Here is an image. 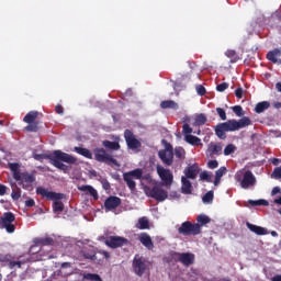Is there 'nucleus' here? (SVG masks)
<instances>
[{
  "label": "nucleus",
  "instance_id": "1",
  "mask_svg": "<svg viewBox=\"0 0 281 281\" xmlns=\"http://www.w3.org/2000/svg\"><path fill=\"white\" fill-rule=\"evenodd\" d=\"M20 168L19 162H9V169L13 175V179L18 181V186H21L23 190H32V183L36 181V176L27 171L21 172Z\"/></svg>",
  "mask_w": 281,
  "mask_h": 281
},
{
  "label": "nucleus",
  "instance_id": "2",
  "mask_svg": "<svg viewBox=\"0 0 281 281\" xmlns=\"http://www.w3.org/2000/svg\"><path fill=\"white\" fill-rule=\"evenodd\" d=\"M36 194H40V196H43V199L53 201V212L55 214H58V212H63L65 210V204L63 203V199H65V193H57L54 191H49L43 187H37Z\"/></svg>",
  "mask_w": 281,
  "mask_h": 281
},
{
  "label": "nucleus",
  "instance_id": "3",
  "mask_svg": "<svg viewBox=\"0 0 281 281\" xmlns=\"http://www.w3.org/2000/svg\"><path fill=\"white\" fill-rule=\"evenodd\" d=\"M61 161H64L65 164H76V161H78V159H76V157L61 151V150H54V156H53V160H50V164L55 167L58 168V170H63L64 172H67V170H69V167L65 164H63Z\"/></svg>",
  "mask_w": 281,
  "mask_h": 281
},
{
  "label": "nucleus",
  "instance_id": "4",
  "mask_svg": "<svg viewBox=\"0 0 281 281\" xmlns=\"http://www.w3.org/2000/svg\"><path fill=\"white\" fill-rule=\"evenodd\" d=\"M153 262L146 259L144 256L135 255L132 261L133 271L138 278H142L146 271H150Z\"/></svg>",
  "mask_w": 281,
  "mask_h": 281
},
{
  "label": "nucleus",
  "instance_id": "5",
  "mask_svg": "<svg viewBox=\"0 0 281 281\" xmlns=\"http://www.w3.org/2000/svg\"><path fill=\"white\" fill-rule=\"evenodd\" d=\"M181 236H199L201 234V225L190 221L183 222L178 228Z\"/></svg>",
  "mask_w": 281,
  "mask_h": 281
},
{
  "label": "nucleus",
  "instance_id": "6",
  "mask_svg": "<svg viewBox=\"0 0 281 281\" xmlns=\"http://www.w3.org/2000/svg\"><path fill=\"white\" fill-rule=\"evenodd\" d=\"M145 194L150 196V199H155L158 203H161L168 199V191L161 189L159 186L144 187Z\"/></svg>",
  "mask_w": 281,
  "mask_h": 281
},
{
  "label": "nucleus",
  "instance_id": "7",
  "mask_svg": "<svg viewBox=\"0 0 281 281\" xmlns=\"http://www.w3.org/2000/svg\"><path fill=\"white\" fill-rule=\"evenodd\" d=\"M158 157L165 166H172L175 164V148H172V145L167 143L165 149L158 151Z\"/></svg>",
  "mask_w": 281,
  "mask_h": 281
},
{
  "label": "nucleus",
  "instance_id": "8",
  "mask_svg": "<svg viewBox=\"0 0 281 281\" xmlns=\"http://www.w3.org/2000/svg\"><path fill=\"white\" fill-rule=\"evenodd\" d=\"M95 161L99 164H113V166H119L117 160L113 156L106 153L104 148H95L93 150Z\"/></svg>",
  "mask_w": 281,
  "mask_h": 281
},
{
  "label": "nucleus",
  "instance_id": "9",
  "mask_svg": "<svg viewBox=\"0 0 281 281\" xmlns=\"http://www.w3.org/2000/svg\"><path fill=\"white\" fill-rule=\"evenodd\" d=\"M156 172L166 188H170V186L175 183V175H172L170 169H166L164 166L157 165Z\"/></svg>",
  "mask_w": 281,
  "mask_h": 281
},
{
  "label": "nucleus",
  "instance_id": "10",
  "mask_svg": "<svg viewBox=\"0 0 281 281\" xmlns=\"http://www.w3.org/2000/svg\"><path fill=\"white\" fill-rule=\"evenodd\" d=\"M37 117H38L37 111H30L23 117V122H25V124H29L25 126V131H27V133H38V122H36Z\"/></svg>",
  "mask_w": 281,
  "mask_h": 281
},
{
  "label": "nucleus",
  "instance_id": "11",
  "mask_svg": "<svg viewBox=\"0 0 281 281\" xmlns=\"http://www.w3.org/2000/svg\"><path fill=\"white\" fill-rule=\"evenodd\" d=\"M236 181L240 182V187L244 190H249V188H251V186H256V176H254V172H251L250 170H247V171H245L243 179H240V175L237 173Z\"/></svg>",
  "mask_w": 281,
  "mask_h": 281
},
{
  "label": "nucleus",
  "instance_id": "12",
  "mask_svg": "<svg viewBox=\"0 0 281 281\" xmlns=\"http://www.w3.org/2000/svg\"><path fill=\"white\" fill-rule=\"evenodd\" d=\"M128 239L121 236H109L104 244L106 247H110V249H117L120 247H124V245H128Z\"/></svg>",
  "mask_w": 281,
  "mask_h": 281
},
{
  "label": "nucleus",
  "instance_id": "13",
  "mask_svg": "<svg viewBox=\"0 0 281 281\" xmlns=\"http://www.w3.org/2000/svg\"><path fill=\"white\" fill-rule=\"evenodd\" d=\"M172 258L176 262H181L184 267L194 265V255L190 252H173Z\"/></svg>",
  "mask_w": 281,
  "mask_h": 281
},
{
  "label": "nucleus",
  "instance_id": "14",
  "mask_svg": "<svg viewBox=\"0 0 281 281\" xmlns=\"http://www.w3.org/2000/svg\"><path fill=\"white\" fill-rule=\"evenodd\" d=\"M14 221H15L14 214L12 212H7L0 218V225L4 227L9 234H13L14 229H16L12 224L14 223Z\"/></svg>",
  "mask_w": 281,
  "mask_h": 281
},
{
  "label": "nucleus",
  "instance_id": "15",
  "mask_svg": "<svg viewBox=\"0 0 281 281\" xmlns=\"http://www.w3.org/2000/svg\"><path fill=\"white\" fill-rule=\"evenodd\" d=\"M124 137L126 145L131 150H137V148H142V142L136 139L135 134H133L131 130H125Z\"/></svg>",
  "mask_w": 281,
  "mask_h": 281
},
{
  "label": "nucleus",
  "instance_id": "16",
  "mask_svg": "<svg viewBox=\"0 0 281 281\" xmlns=\"http://www.w3.org/2000/svg\"><path fill=\"white\" fill-rule=\"evenodd\" d=\"M229 132H234L233 127H232V123L229 121L225 122V123H220L218 125H216L215 127V135L220 138V139H226L227 135L225 133H229Z\"/></svg>",
  "mask_w": 281,
  "mask_h": 281
},
{
  "label": "nucleus",
  "instance_id": "17",
  "mask_svg": "<svg viewBox=\"0 0 281 281\" xmlns=\"http://www.w3.org/2000/svg\"><path fill=\"white\" fill-rule=\"evenodd\" d=\"M233 131H240V128H246V126H251V119L243 116L239 121L228 120Z\"/></svg>",
  "mask_w": 281,
  "mask_h": 281
},
{
  "label": "nucleus",
  "instance_id": "18",
  "mask_svg": "<svg viewBox=\"0 0 281 281\" xmlns=\"http://www.w3.org/2000/svg\"><path fill=\"white\" fill-rule=\"evenodd\" d=\"M121 205H122V199L115 195H110L104 201V207L105 210H108V212H111V210H116V207H120Z\"/></svg>",
  "mask_w": 281,
  "mask_h": 281
},
{
  "label": "nucleus",
  "instance_id": "19",
  "mask_svg": "<svg viewBox=\"0 0 281 281\" xmlns=\"http://www.w3.org/2000/svg\"><path fill=\"white\" fill-rule=\"evenodd\" d=\"M138 240L149 251L155 248V244L153 243V238L150 237V235H148V233H140L139 236H138Z\"/></svg>",
  "mask_w": 281,
  "mask_h": 281
},
{
  "label": "nucleus",
  "instance_id": "20",
  "mask_svg": "<svg viewBox=\"0 0 281 281\" xmlns=\"http://www.w3.org/2000/svg\"><path fill=\"white\" fill-rule=\"evenodd\" d=\"M34 243L37 247H54V238L52 237H45V238H35Z\"/></svg>",
  "mask_w": 281,
  "mask_h": 281
},
{
  "label": "nucleus",
  "instance_id": "21",
  "mask_svg": "<svg viewBox=\"0 0 281 281\" xmlns=\"http://www.w3.org/2000/svg\"><path fill=\"white\" fill-rule=\"evenodd\" d=\"M184 175L187 179H196L199 175V165L194 164L184 169Z\"/></svg>",
  "mask_w": 281,
  "mask_h": 281
},
{
  "label": "nucleus",
  "instance_id": "22",
  "mask_svg": "<svg viewBox=\"0 0 281 281\" xmlns=\"http://www.w3.org/2000/svg\"><path fill=\"white\" fill-rule=\"evenodd\" d=\"M246 227H248V229L254 234H257V236H266L267 234V228L251 224L249 222L246 223Z\"/></svg>",
  "mask_w": 281,
  "mask_h": 281
},
{
  "label": "nucleus",
  "instance_id": "23",
  "mask_svg": "<svg viewBox=\"0 0 281 281\" xmlns=\"http://www.w3.org/2000/svg\"><path fill=\"white\" fill-rule=\"evenodd\" d=\"M207 153L210 154V156L212 157V155H221V153H223V145H221V143H210L209 144V149Z\"/></svg>",
  "mask_w": 281,
  "mask_h": 281
},
{
  "label": "nucleus",
  "instance_id": "24",
  "mask_svg": "<svg viewBox=\"0 0 281 281\" xmlns=\"http://www.w3.org/2000/svg\"><path fill=\"white\" fill-rule=\"evenodd\" d=\"M79 190L80 192H87V194H90V196H92L94 201H98L99 199L98 191L93 187L86 184V186L79 187Z\"/></svg>",
  "mask_w": 281,
  "mask_h": 281
},
{
  "label": "nucleus",
  "instance_id": "25",
  "mask_svg": "<svg viewBox=\"0 0 281 281\" xmlns=\"http://www.w3.org/2000/svg\"><path fill=\"white\" fill-rule=\"evenodd\" d=\"M181 181H182V187H181L182 194H192V182H190V180H188V178L186 177H182Z\"/></svg>",
  "mask_w": 281,
  "mask_h": 281
},
{
  "label": "nucleus",
  "instance_id": "26",
  "mask_svg": "<svg viewBox=\"0 0 281 281\" xmlns=\"http://www.w3.org/2000/svg\"><path fill=\"white\" fill-rule=\"evenodd\" d=\"M281 55V49L280 48H274L273 50L268 52L267 58L270 60V63H278V58H280Z\"/></svg>",
  "mask_w": 281,
  "mask_h": 281
},
{
  "label": "nucleus",
  "instance_id": "27",
  "mask_svg": "<svg viewBox=\"0 0 281 281\" xmlns=\"http://www.w3.org/2000/svg\"><path fill=\"white\" fill-rule=\"evenodd\" d=\"M160 109H172L173 111H178L179 103L175 102L173 100H165L161 101Z\"/></svg>",
  "mask_w": 281,
  "mask_h": 281
},
{
  "label": "nucleus",
  "instance_id": "28",
  "mask_svg": "<svg viewBox=\"0 0 281 281\" xmlns=\"http://www.w3.org/2000/svg\"><path fill=\"white\" fill-rule=\"evenodd\" d=\"M74 151L78 155H81L82 157H86V159H93V154H91V150L85 147H75Z\"/></svg>",
  "mask_w": 281,
  "mask_h": 281
},
{
  "label": "nucleus",
  "instance_id": "29",
  "mask_svg": "<svg viewBox=\"0 0 281 281\" xmlns=\"http://www.w3.org/2000/svg\"><path fill=\"white\" fill-rule=\"evenodd\" d=\"M184 139L187 144H191V146H201V138L194 136L192 134L186 135Z\"/></svg>",
  "mask_w": 281,
  "mask_h": 281
},
{
  "label": "nucleus",
  "instance_id": "30",
  "mask_svg": "<svg viewBox=\"0 0 281 281\" xmlns=\"http://www.w3.org/2000/svg\"><path fill=\"white\" fill-rule=\"evenodd\" d=\"M126 176H128L132 179H142L144 175V169L137 168L132 171L125 172Z\"/></svg>",
  "mask_w": 281,
  "mask_h": 281
},
{
  "label": "nucleus",
  "instance_id": "31",
  "mask_svg": "<svg viewBox=\"0 0 281 281\" xmlns=\"http://www.w3.org/2000/svg\"><path fill=\"white\" fill-rule=\"evenodd\" d=\"M136 227L137 229H150V222H148V217L144 216L138 218Z\"/></svg>",
  "mask_w": 281,
  "mask_h": 281
},
{
  "label": "nucleus",
  "instance_id": "32",
  "mask_svg": "<svg viewBox=\"0 0 281 281\" xmlns=\"http://www.w3.org/2000/svg\"><path fill=\"white\" fill-rule=\"evenodd\" d=\"M225 56L229 58L231 63H238L240 60V56L234 49H228L225 52Z\"/></svg>",
  "mask_w": 281,
  "mask_h": 281
},
{
  "label": "nucleus",
  "instance_id": "33",
  "mask_svg": "<svg viewBox=\"0 0 281 281\" xmlns=\"http://www.w3.org/2000/svg\"><path fill=\"white\" fill-rule=\"evenodd\" d=\"M269 106H271V103H269V101H262L256 104L255 111L256 113H265V111H267Z\"/></svg>",
  "mask_w": 281,
  "mask_h": 281
},
{
  "label": "nucleus",
  "instance_id": "34",
  "mask_svg": "<svg viewBox=\"0 0 281 281\" xmlns=\"http://www.w3.org/2000/svg\"><path fill=\"white\" fill-rule=\"evenodd\" d=\"M102 146H104V148H109L110 150H120V143L117 142L103 140Z\"/></svg>",
  "mask_w": 281,
  "mask_h": 281
},
{
  "label": "nucleus",
  "instance_id": "35",
  "mask_svg": "<svg viewBox=\"0 0 281 281\" xmlns=\"http://www.w3.org/2000/svg\"><path fill=\"white\" fill-rule=\"evenodd\" d=\"M123 179H124L127 188L131 190V192H133L135 190V188H137V183L135 182V180H133V178H131L124 173Z\"/></svg>",
  "mask_w": 281,
  "mask_h": 281
},
{
  "label": "nucleus",
  "instance_id": "36",
  "mask_svg": "<svg viewBox=\"0 0 281 281\" xmlns=\"http://www.w3.org/2000/svg\"><path fill=\"white\" fill-rule=\"evenodd\" d=\"M33 158L36 161H43V159H49V161H52L54 159V151L52 154H34Z\"/></svg>",
  "mask_w": 281,
  "mask_h": 281
},
{
  "label": "nucleus",
  "instance_id": "37",
  "mask_svg": "<svg viewBox=\"0 0 281 281\" xmlns=\"http://www.w3.org/2000/svg\"><path fill=\"white\" fill-rule=\"evenodd\" d=\"M11 188H12L11 196L13 201H19L21 199V189L18 188L16 184H11Z\"/></svg>",
  "mask_w": 281,
  "mask_h": 281
},
{
  "label": "nucleus",
  "instance_id": "38",
  "mask_svg": "<svg viewBox=\"0 0 281 281\" xmlns=\"http://www.w3.org/2000/svg\"><path fill=\"white\" fill-rule=\"evenodd\" d=\"M248 203L252 207L260 206V205H263L266 207L269 206V201H267V200H248Z\"/></svg>",
  "mask_w": 281,
  "mask_h": 281
},
{
  "label": "nucleus",
  "instance_id": "39",
  "mask_svg": "<svg viewBox=\"0 0 281 281\" xmlns=\"http://www.w3.org/2000/svg\"><path fill=\"white\" fill-rule=\"evenodd\" d=\"M196 221L198 225H200V227H203V225H207V223H210L211 220L206 215H198Z\"/></svg>",
  "mask_w": 281,
  "mask_h": 281
},
{
  "label": "nucleus",
  "instance_id": "40",
  "mask_svg": "<svg viewBox=\"0 0 281 281\" xmlns=\"http://www.w3.org/2000/svg\"><path fill=\"white\" fill-rule=\"evenodd\" d=\"M83 279L90 281H102V278L95 273H86L83 274Z\"/></svg>",
  "mask_w": 281,
  "mask_h": 281
},
{
  "label": "nucleus",
  "instance_id": "41",
  "mask_svg": "<svg viewBox=\"0 0 281 281\" xmlns=\"http://www.w3.org/2000/svg\"><path fill=\"white\" fill-rule=\"evenodd\" d=\"M175 155L178 159H186V149L183 147H176Z\"/></svg>",
  "mask_w": 281,
  "mask_h": 281
},
{
  "label": "nucleus",
  "instance_id": "42",
  "mask_svg": "<svg viewBox=\"0 0 281 281\" xmlns=\"http://www.w3.org/2000/svg\"><path fill=\"white\" fill-rule=\"evenodd\" d=\"M203 203H212L214 201V191L206 192L202 198Z\"/></svg>",
  "mask_w": 281,
  "mask_h": 281
},
{
  "label": "nucleus",
  "instance_id": "43",
  "mask_svg": "<svg viewBox=\"0 0 281 281\" xmlns=\"http://www.w3.org/2000/svg\"><path fill=\"white\" fill-rule=\"evenodd\" d=\"M205 122H207V116H205V114H199L195 117V124H198V126H203V124H205Z\"/></svg>",
  "mask_w": 281,
  "mask_h": 281
},
{
  "label": "nucleus",
  "instance_id": "44",
  "mask_svg": "<svg viewBox=\"0 0 281 281\" xmlns=\"http://www.w3.org/2000/svg\"><path fill=\"white\" fill-rule=\"evenodd\" d=\"M235 150H236V146L234 144H228L224 148V155L227 157V156L232 155L233 153H235Z\"/></svg>",
  "mask_w": 281,
  "mask_h": 281
},
{
  "label": "nucleus",
  "instance_id": "45",
  "mask_svg": "<svg viewBox=\"0 0 281 281\" xmlns=\"http://www.w3.org/2000/svg\"><path fill=\"white\" fill-rule=\"evenodd\" d=\"M233 113H235V115H237V117H243V115H245V112L243 111V106L240 105H235L232 108Z\"/></svg>",
  "mask_w": 281,
  "mask_h": 281
},
{
  "label": "nucleus",
  "instance_id": "46",
  "mask_svg": "<svg viewBox=\"0 0 281 281\" xmlns=\"http://www.w3.org/2000/svg\"><path fill=\"white\" fill-rule=\"evenodd\" d=\"M23 265H25V261H13L10 260L8 263L9 269H14V267H18V269H21V267H23Z\"/></svg>",
  "mask_w": 281,
  "mask_h": 281
},
{
  "label": "nucleus",
  "instance_id": "47",
  "mask_svg": "<svg viewBox=\"0 0 281 281\" xmlns=\"http://www.w3.org/2000/svg\"><path fill=\"white\" fill-rule=\"evenodd\" d=\"M227 89H229V83H227V82H222L216 86V91H218L220 93H223V91H225Z\"/></svg>",
  "mask_w": 281,
  "mask_h": 281
},
{
  "label": "nucleus",
  "instance_id": "48",
  "mask_svg": "<svg viewBox=\"0 0 281 281\" xmlns=\"http://www.w3.org/2000/svg\"><path fill=\"white\" fill-rule=\"evenodd\" d=\"M227 168L226 167H221L215 171V177L222 179L224 175H226Z\"/></svg>",
  "mask_w": 281,
  "mask_h": 281
},
{
  "label": "nucleus",
  "instance_id": "49",
  "mask_svg": "<svg viewBox=\"0 0 281 281\" xmlns=\"http://www.w3.org/2000/svg\"><path fill=\"white\" fill-rule=\"evenodd\" d=\"M216 113L220 115L221 120L225 121L227 120V113L223 108H216Z\"/></svg>",
  "mask_w": 281,
  "mask_h": 281
},
{
  "label": "nucleus",
  "instance_id": "50",
  "mask_svg": "<svg viewBox=\"0 0 281 281\" xmlns=\"http://www.w3.org/2000/svg\"><path fill=\"white\" fill-rule=\"evenodd\" d=\"M100 183L102 184L103 190H111V183L109 180H106V178H102Z\"/></svg>",
  "mask_w": 281,
  "mask_h": 281
},
{
  "label": "nucleus",
  "instance_id": "51",
  "mask_svg": "<svg viewBox=\"0 0 281 281\" xmlns=\"http://www.w3.org/2000/svg\"><path fill=\"white\" fill-rule=\"evenodd\" d=\"M182 132L184 135H191L192 133V127H190V124L184 123L182 126Z\"/></svg>",
  "mask_w": 281,
  "mask_h": 281
},
{
  "label": "nucleus",
  "instance_id": "52",
  "mask_svg": "<svg viewBox=\"0 0 281 281\" xmlns=\"http://www.w3.org/2000/svg\"><path fill=\"white\" fill-rule=\"evenodd\" d=\"M200 179L202 181H207L210 183V181H212V179L210 178V173L207 171H203L200 173Z\"/></svg>",
  "mask_w": 281,
  "mask_h": 281
},
{
  "label": "nucleus",
  "instance_id": "53",
  "mask_svg": "<svg viewBox=\"0 0 281 281\" xmlns=\"http://www.w3.org/2000/svg\"><path fill=\"white\" fill-rule=\"evenodd\" d=\"M272 177L273 179H281V166L274 168V170L272 171Z\"/></svg>",
  "mask_w": 281,
  "mask_h": 281
},
{
  "label": "nucleus",
  "instance_id": "54",
  "mask_svg": "<svg viewBox=\"0 0 281 281\" xmlns=\"http://www.w3.org/2000/svg\"><path fill=\"white\" fill-rule=\"evenodd\" d=\"M83 257L87 259V260H97V256H95V252H83Z\"/></svg>",
  "mask_w": 281,
  "mask_h": 281
},
{
  "label": "nucleus",
  "instance_id": "55",
  "mask_svg": "<svg viewBox=\"0 0 281 281\" xmlns=\"http://www.w3.org/2000/svg\"><path fill=\"white\" fill-rule=\"evenodd\" d=\"M207 168L211 170H215V168H218V160H210L207 162Z\"/></svg>",
  "mask_w": 281,
  "mask_h": 281
},
{
  "label": "nucleus",
  "instance_id": "56",
  "mask_svg": "<svg viewBox=\"0 0 281 281\" xmlns=\"http://www.w3.org/2000/svg\"><path fill=\"white\" fill-rule=\"evenodd\" d=\"M196 93L198 95H205L206 93L205 87H203L202 85L196 86Z\"/></svg>",
  "mask_w": 281,
  "mask_h": 281
},
{
  "label": "nucleus",
  "instance_id": "57",
  "mask_svg": "<svg viewBox=\"0 0 281 281\" xmlns=\"http://www.w3.org/2000/svg\"><path fill=\"white\" fill-rule=\"evenodd\" d=\"M243 93H244V90L240 87L235 90V95L236 98H238V100H243Z\"/></svg>",
  "mask_w": 281,
  "mask_h": 281
},
{
  "label": "nucleus",
  "instance_id": "58",
  "mask_svg": "<svg viewBox=\"0 0 281 281\" xmlns=\"http://www.w3.org/2000/svg\"><path fill=\"white\" fill-rule=\"evenodd\" d=\"M35 205H36V202L34 201V199H29L25 201L26 207H34Z\"/></svg>",
  "mask_w": 281,
  "mask_h": 281
},
{
  "label": "nucleus",
  "instance_id": "59",
  "mask_svg": "<svg viewBox=\"0 0 281 281\" xmlns=\"http://www.w3.org/2000/svg\"><path fill=\"white\" fill-rule=\"evenodd\" d=\"M55 112L58 113V115H63L65 113V109L63 105L58 104L55 106Z\"/></svg>",
  "mask_w": 281,
  "mask_h": 281
},
{
  "label": "nucleus",
  "instance_id": "60",
  "mask_svg": "<svg viewBox=\"0 0 281 281\" xmlns=\"http://www.w3.org/2000/svg\"><path fill=\"white\" fill-rule=\"evenodd\" d=\"M99 254L105 258V260H109L111 258V254L106 250H99Z\"/></svg>",
  "mask_w": 281,
  "mask_h": 281
},
{
  "label": "nucleus",
  "instance_id": "61",
  "mask_svg": "<svg viewBox=\"0 0 281 281\" xmlns=\"http://www.w3.org/2000/svg\"><path fill=\"white\" fill-rule=\"evenodd\" d=\"M5 192H8V187L0 184V196H4Z\"/></svg>",
  "mask_w": 281,
  "mask_h": 281
},
{
  "label": "nucleus",
  "instance_id": "62",
  "mask_svg": "<svg viewBox=\"0 0 281 281\" xmlns=\"http://www.w3.org/2000/svg\"><path fill=\"white\" fill-rule=\"evenodd\" d=\"M147 183H151L153 182V177L150 175H145L143 176V178Z\"/></svg>",
  "mask_w": 281,
  "mask_h": 281
},
{
  "label": "nucleus",
  "instance_id": "63",
  "mask_svg": "<svg viewBox=\"0 0 281 281\" xmlns=\"http://www.w3.org/2000/svg\"><path fill=\"white\" fill-rule=\"evenodd\" d=\"M281 190L280 187H274L271 191L272 196H274V194H280Z\"/></svg>",
  "mask_w": 281,
  "mask_h": 281
},
{
  "label": "nucleus",
  "instance_id": "64",
  "mask_svg": "<svg viewBox=\"0 0 281 281\" xmlns=\"http://www.w3.org/2000/svg\"><path fill=\"white\" fill-rule=\"evenodd\" d=\"M271 281H281V274H277L271 278Z\"/></svg>",
  "mask_w": 281,
  "mask_h": 281
}]
</instances>
